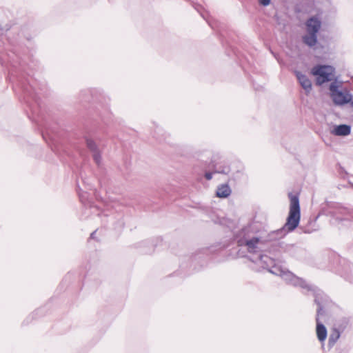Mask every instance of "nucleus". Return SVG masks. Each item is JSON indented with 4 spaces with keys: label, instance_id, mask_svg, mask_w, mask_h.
<instances>
[{
    "label": "nucleus",
    "instance_id": "ddd939ff",
    "mask_svg": "<svg viewBox=\"0 0 353 353\" xmlns=\"http://www.w3.org/2000/svg\"><path fill=\"white\" fill-rule=\"evenodd\" d=\"M339 213L348 215L353 220V210L345 208H341L339 209Z\"/></svg>",
    "mask_w": 353,
    "mask_h": 353
},
{
    "label": "nucleus",
    "instance_id": "20e7f679",
    "mask_svg": "<svg viewBox=\"0 0 353 353\" xmlns=\"http://www.w3.org/2000/svg\"><path fill=\"white\" fill-rule=\"evenodd\" d=\"M295 74L301 87L305 90L307 93H309L312 90L311 81L306 75L302 74L301 72L296 71Z\"/></svg>",
    "mask_w": 353,
    "mask_h": 353
},
{
    "label": "nucleus",
    "instance_id": "7ed1b4c3",
    "mask_svg": "<svg viewBox=\"0 0 353 353\" xmlns=\"http://www.w3.org/2000/svg\"><path fill=\"white\" fill-rule=\"evenodd\" d=\"M334 68L327 65H317L312 69V74L316 77V84L322 85L334 78Z\"/></svg>",
    "mask_w": 353,
    "mask_h": 353
},
{
    "label": "nucleus",
    "instance_id": "423d86ee",
    "mask_svg": "<svg viewBox=\"0 0 353 353\" xmlns=\"http://www.w3.org/2000/svg\"><path fill=\"white\" fill-rule=\"evenodd\" d=\"M351 132V126L346 124L336 125L332 133L336 136H347Z\"/></svg>",
    "mask_w": 353,
    "mask_h": 353
},
{
    "label": "nucleus",
    "instance_id": "2eb2a0df",
    "mask_svg": "<svg viewBox=\"0 0 353 353\" xmlns=\"http://www.w3.org/2000/svg\"><path fill=\"white\" fill-rule=\"evenodd\" d=\"M259 3L263 6H268L270 4L271 0H259Z\"/></svg>",
    "mask_w": 353,
    "mask_h": 353
},
{
    "label": "nucleus",
    "instance_id": "f3484780",
    "mask_svg": "<svg viewBox=\"0 0 353 353\" xmlns=\"http://www.w3.org/2000/svg\"><path fill=\"white\" fill-rule=\"evenodd\" d=\"M96 232H97V230H94V232H92L91 233V234H90V239H94V238H95Z\"/></svg>",
    "mask_w": 353,
    "mask_h": 353
},
{
    "label": "nucleus",
    "instance_id": "f03ea898",
    "mask_svg": "<svg viewBox=\"0 0 353 353\" xmlns=\"http://www.w3.org/2000/svg\"><path fill=\"white\" fill-rule=\"evenodd\" d=\"M259 261L263 265V267L269 269L270 272L280 276L282 279L294 285H299L302 288L307 289L312 292L314 297V303L319 305H327L329 297L319 288L316 286L308 285L304 280L296 276L291 272L286 270L281 267L274 265V260L266 255L260 254Z\"/></svg>",
    "mask_w": 353,
    "mask_h": 353
},
{
    "label": "nucleus",
    "instance_id": "dca6fc26",
    "mask_svg": "<svg viewBox=\"0 0 353 353\" xmlns=\"http://www.w3.org/2000/svg\"><path fill=\"white\" fill-rule=\"evenodd\" d=\"M212 172H206L205 174V177L207 180H211L212 179Z\"/></svg>",
    "mask_w": 353,
    "mask_h": 353
},
{
    "label": "nucleus",
    "instance_id": "f257e3e1",
    "mask_svg": "<svg viewBox=\"0 0 353 353\" xmlns=\"http://www.w3.org/2000/svg\"><path fill=\"white\" fill-rule=\"evenodd\" d=\"M290 199V211L286 223L283 227L278 230L272 232L268 234L267 239L259 237H252V239L243 238L239 240V245H245L250 253H261L268 251L267 244L270 241H274L285 236L287 232L294 231L299 225L301 218V209L299 199L297 194L292 192L288 194Z\"/></svg>",
    "mask_w": 353,
    "mask_h": 353
},
{
    "label": "nucleus",
    "instance_id": "f8f14e48",
    "mask_svg": "<svg viewBox=\"0 0 353 353\" xmlns=\"http://www.w3.org/2000/svg\"><path fill=\"white\" fill-rule=\"evenodd\" d=\"M327 305H319L316 310V321H320V317L325 314V307Z\"/></svg>",
    "mask_w": 353,
    "mask_h": 353
},
{
    "label": "nucleus",
    "instance_id": "4468645a",
    "mask_svg": "<svg viewBox=\"0 0 353 353\" xmlns=\"http://www.w3.org/2000/svg\"><path fill=\"white\" fill-rule=\"evenodd\" d=\"M92 157H93V159L95 161V163L97 165H99L101 163V156L100 154V151L99 150L97 152H93Z\"/></svg>",
    "mask_w": 353,
    "mask_h": 353
},
{
    "label": "nucleus",
    "instance_id": "9b49d317",
    "mask_svg": "<svg viewBox=\"0 0 353 353\" xmlns=\"http://www.w3.org/2000/svg\"><path fill=\"white\" fill-rule=\"evenodd\" d=\"M86 145H87V147L88 148V149L92 153L99 150V148H98L97 145L96 144V143L92 139H86Z\"/></svg>",
    "mask_w": 353,
    "mask_h": 353
},
{
    "label": "nucleus",
    "instance_id": "9d476101",
    "mask_svg": "<svg viewBox=\"0 0 353 353\" xmlns=\"http://www.w3.org/2000/svg\"><path fill=\"white\" fill-rule=\"evenodd\" d=\"M340 336V332L336 329H333V330L331 332L329 339H328V346L330 347H332L334 345L337 340L339 339Z\"/></svg>",
    "mask_w": 353,
    "mask_h": 353
},
{
    "label": "nucleus",
    "instance_id": "a211bd4d",
    "mask_svg": "<svg viewBox=\"0 0 353 353\" xmlns=\"http://www.w3.org/2000/svg\"><path fill=\"white\" fill-rule=\"evenodd\" d=\"M221 172H222V173H225V174H226V173H227V172H224V171H222Z\"/></svg>",
    "mask_w": 353,
    "mask_h": 353
},
{
    "label": "nucleus",
    "instance_id": "1a4fd4ad",
    "mask_svg": "<svg viewBox=\"0 0 353 353\" xmlns=\"http://www.w3.org/2000/svg\"><path fill=\"white\" fill-rule=\"evenodd\" d=\"M303 42L310 47H313L317 43V36L314 33H307L303 37Z\"/></svg>",
    "mask_w": 353,
    "mask_h": 353
},
{
    "label": "nucleus",
    "instance_id": "6e6552de",
    "mask_svg": "<svg viewBox=\"0 0 353 353\" xmlns=\"http://www.w3.org/2000/svg\"><path fill=\"white\" fill-rule=\"evenodd\" d=\"M316 335L319 341L323 342L327 337V330L320 321H316Z\"/></svg>",
    "mask_w": 353,
    "mask_h": 353
},
{
    "label": "nucleus",
    "instance_id": "39448f33",
    "mask_svg": "<svg viewBox=\"0 0 353 353\" xmlns=\"http://www.w3.org/2000/svg\"><path fill=\"white\" fill-rule=\"evenodd\" d=\"M321 21L316 17H311L306 23L307 33L317 34L321 28Z\"/></svg>",
    "mask_w": 353,
    "mask_h": 353
},
{
    "label": "nucleus",
    "instance_id": "0eeeda50",
    "mask_svg": "<svg viewBox=\"0 0 353 353\" xmlns=\"http://www.w3.org/2000/svg\"><path fill=\"white\" fill-rule=\"evenodd\" d=\"M231 189L228 184H221L218 186L216 195L219 198H227L231 194Z\"/></svg>",
    "mask_w": 353,
    "mask_h": 353
}]
</instances>
